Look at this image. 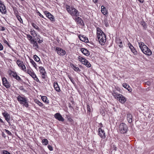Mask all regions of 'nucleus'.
<instances>
[{"label": "nucleus", "mask_w": 154, "mask_h": 154, "mask_svg": "<svg viewBox=\"0 0 154 154\" xmlns=\"http://www.w3.org/2000/svg\"><path fill=\"white\" fill-rule=\"evenodd\" d=\"M97 35L99 43L101 45H104L106 41V36L99 27L97 28Z\"/></svg>", "instance_id": "nucleus-1"}, {"label": "nucleus", "mask_w": 154, "mask_h": 154, "mask_svg": "<svg viewBox=\"0 0 154 154\" xmlns=\"http://www.w3.org/2000/svg\"><path fill=\"white\" fill-rule=\"evenodd\" d=\"M138 44L139 47L143 54L149 56L152 54V51L144 43L140 42H139Z\"/></svg>", "instance_id": "nucleus-2"}, {"label": "nucleus", "mask_w": 154, "mask_h": 154, "mask_svg": "<svg viewBox=\"0 0 154 154\" xmlns=\"http://www.w3.org/2000/svg\"><path fill=\"white\" fill-rule=\"evenodd\" d=\"M66 10L72 16L77 17L79 16V13L78 11L75 8L70 7L68 5H66Z\"/></svg>", "instance_id": "nucleus-3"}, {"label": "nucleus", "mask_w": 154, "mask_h": 154, "mask_svg": "<svg viewBox=\"0 0 154 154\" xmlns=\"http://www.w3.org/2000/svg\"><path fill=\"white\" fill-rule=\"evenodd\" d=\"M17 100L20 104L26 108L29 107V101L27 98L24 96L19 95L17 97Z\"/></svg>", "instance_id": "nucleus-4"}, {"label": "nucleus", "mask_w": 154, "mask_h": 154, "mask_svg": "<svg viewBox=\"0 0 154 154\" xmlns=\"http://www.w3.org/2000/svg\"><path fill=\"white\" fill-rule=\"evenodd\" d=\"M112 95L114 97L118 100L119 102L122 103H124L126 101V98L122 94L114 92Z\"/></svg>", "instance_id": "nucleus-5"}, {"label": "nucleus", "mask_w": 154, "mask_h": 154, "mask_svg": "<svg viewBox=\"0 0 154 154\" xmlns=\"http://www.w3.org/2000/svg\"><path fill=\"white\" fill-rule=\"evenodd\" d=\"M128 130V126L125 123H121L119 127L118 131L122 134L126 133Z\"/></svg>", "instance_id": "nucleus-6"}, {"label": "nucleus", "mask_w": 154, "mask_h": 154, "mask_svg": "<svg viewBox=\"0 0 154 154\" xmlns=\"http://www.w3.org/2000/svg\"><path fill=\"white\" fill-rule=\"evenodd\" d=\"M78 60L82 64L85 65L86 66L88 67H90L91 66V64L88 61V60L80 56H79Z\"/></svg>", "instance_id": "nucleus-7"}, {"label": "nucleus", "mask_w": 154, "mask_h": 154, "mask_svg": "<svg viewBox=\"0 0 154 154\" xmlns=\"http://www.w3.org/2000/svg\"><path fill=\"white\" fill-rule=\"evenodd\" d=\"M38 70L41 75L42 78L43 79H45L47 76V75L44 68L42 66H39Z\"/></svg>", "instance_id": "nucleus-8"}, {"label": "nucleus", "mask_w": 154, "mask_h": 154, "mask_svg": "<svg viewBox=\"0 0 154 154\" xmlns=\"http://www.w3.org/2000/svg\"><path fill=\"white\" fill-rule=\"evenodd\" d=\"M55 51L57 52L58 54L60 56H63L66 53V51L62 48L58 47H56Z\"/></svg>", "instance_id": "nucleus-9"}, {"label": "nucleus", "mask_w": 154, "mask_h": 154, "mask_svg": "<svg viewBox=\"0 0 154 154\" xmlns=\"http://www.w3.org/2000/svg\"><path fill=\"white\" fill-rule=\"evenodd\" d=\"M16 63L21 70L23 71L24 70L26 71V68L23 61L18 59L17 60Z\"/></svg>", "instance_id": "nucleus-10"}, {"label": "nucleus", "mask_w": 154, "mask_h": 154, "mask_svg": "<svg viewBox=\"0 0 154 154\" xmlns=\"http://www.w3.org/2000/svg\"><path fill=\"white\" fill-rule=\"evenodd\" d=\"M7 12L6 7L3 2L0 0V12L2 14H5Z\"/></svg>", "instance_id": "nucleus-11"}, {"label": "nucleus", "mask_w": 154, "mask_h": 154, "mask_svg": "<svg viewBox=\"0 0 154 154\" xmlns=\"http://www.w3.org/2000/svg\"><path fill=\"white\" fill-rule=\"evenodd\" d=\"M98 134L102 139H104L106 137L104 131L101 128H99L98 129Z\"/></svg>", "instance_id": "nucleus-12"}, {"label": "nucleus", "mask_w": 154, "mask_h": 154, "mask_svg": "<svg viewBox=\"0 0 154 154\" xmlns=\"http://www.w3.org/2000/svg\"><path fill=\"white\" fill-rule=\"evenodd\" d=\"M44 13L46 16L51 21H54V16L51 14L50 12L48 11H45Z\"/></svg>", "instance_id": "nucleus-13"}, {"label": "nucleus", "mask_w": 154, "mask_h": 154, "mask_svg": "<svg viewBox=\"0 0 154 154\" xmlns=\"http://www.w3.org/2000/svg\"><path fill=\"white\" fill-rule=\"evenodd\" d=\"M2 83L3 85L6 88H9L10 87L11 85L7 81V79L5 77L2 78Z\"/></svg>", "instance_id": "nucleus-14"}, {"label": "nucleus", "mask_w": 154, "mask_h": 154, "mask_svg": "<svg viewBox=\"0 0 154 154\" xmlns=\"http://www.w3.org/2000/svg\"><path fill=\"white\" fill-rule=\"evenodd\" d=\"M9 74L11 75L14 78L17 80L19 81H21V79L20 77L18 75L16 72L11 71L9 73Z\"/></svg>", "instance_id": "nucleus-15"}, {"label": "nucleus", "mask_w": 154, "mask_h": 154, "mask_svg": "<svg viewBox=\"0 0 154 154\" xmlns=\"http://www.w3.org/2000/svg\"><path fill=\"white\" fill-rule=\"evenodd\" d=\"M54 117L56 119L60 121L63 122L64 121V119L59 113H56L54 114Z\"/></svg>", "instance_id": "nucleus-16"}, {"label": "nucleus", "mask_w": 154, "mask_h": 154, "mask_svg": "<svg viewBox=\"0 0 154 154\" xmlns=\"http://www.w3.org/2000/svg\"><path fill=\"white\" fill-rule=\"evenodd\" d=\"M23 71L29 74L31 77L35 74L33 70L30 67L29 68L27 67V69L26 68V71L24 70Z\"/></svg>", "instance_id": "nucleus-17"}, {"label": "nucleus", "mask_w": 154, "mask_h": 154, "mask_svg": "<svg viewBox=\"0 0 154 154\" xmlns=\"http://www.w3.org/2000/svg\"><path fill=\"white\" fill-rule=\"evenodd\" d=\"M2 115L5 118L7 122L9 123L10 119V116L9 114L5 111L2 113Z\"/></svg>", "instance_id": "nucleus-18"}, {"label": "nucleus", "mask_w": 154, "mask_h": 154, "mask_svg": "<svg viewBox=\"0 0 154 154\" xmlns=\"http://www.w3.org/2000/svg\"><path fill=\"white\" fill-rule=\"evenodd\" d=\"M53 86L55 90L58 92H60V88L57 82H54V83Z\"/></svg>", "instance_id": "nucleus-19"}, {"label": "nucleus", "mask_w": 154, "mask_h": 154, "mask_svg": "<svg viewBox=\"0 0 154 154\" xmlns=\"http://www.w3.org/2000/svg\"><path fill=\"white\" fill-rule=\"evenodd\" d=\"M79 37L80 40L83 42H87L88 41V38H87L86 37H84V36L80 35H79Z\"/></svg>", "instance_id": "nucleus-20"}, {"label": "nucleus", "mask_w": 154, "mask_h": 154, "mask_svg": "<svg viewBox=\"0 0 154 154\" xmlns=\"http://www.w3.org/2000/svg\"><path fill=\"white\" fill-rule=\"evenodd\" d=\"M81 51L82 53L85 55L88 56L90 54V53L88 51L84 48H82Z\"/></svg>", "instance_id": "nucleus-21"}, {"label": "nucleus", "mask_w": 154, "mask_h": 154, "mask_svg": "<svg viewBox=\"0 0 154 154\" xmlns=\"http://www.w3.org/2000/svg\"><path fill=\"white\" fill-rule=\"evenodd\" d=\"M30 43L31 44H32L33 45V47H35V49L38 48V44L37 42L35 41L34 39V40H32Z\"/></svg>", "instance_id": "nucleus-22"}, {"label": "nucleus", "mask_w": 154, "mask_h": 154, "mask_svg": "<svg viewBox=\"0 0 154 154\" xmlns=\"http://www.w3.org/2000/svg\"><path fill=\"white\" fill-rule=\"evenodd\" d=\"M101 11L104 15H106L107 14V11L106 8L103 6H102L101 7Z\"/></svg>", "instance_id": "nucleus-23"}, {"label": "nucleus", "mask_w": 154, "mask_h": 154, "mask_svg": "<svg viewBox=\"0 0 154 154\" xmlns=\"http://www.w3.org/2000/svg\"><path fill=\"white\" fill-rule=\"evenodd\" d=\"M41 99L46 104H48L49 100H48L47 97L46 96H42L41 97Z\"/></svg>", "instance_id": "nucleus-24"}, {"label": "nucleus", "mask_w": 154, "mask_h": 154, "mask_svg": "<svg viewBox=\"0 0 154 154\" xmlns=\"http://www.w3.org/2000/svg\"><path fill=\"white\" fill-rule=\"evenodd\" d=\"M127 120L128 123H131L132 121V116L130 114H127Z\"/></svg>", "instance_id": "nucleus-25"}, {"label": "nucleus", "mask_w": 154, "mask_h": 154, "mask_svg": "<svg viewBox=\"0 0 154 154\" xmlns=\"http://www.w3.org/2000/svg\"><path fill=\"white\" fill-rule=\"evenodd\" d=\"M75 17V20L78 23V24H82V23H83V21L82 19L78 16Z\"/></svg>", "instance_id": "nucleus-26"}, {"label": "nucleus", "mask_w": 154, "mask_h": 154, "mask_svg": "<svg viewBox=\"0 0 154 154\" xmlns=\"http://www.w3.org/2000/svg\"><path fill=\"white\" fill-rule=\"evenodd\" d=\"M30 62L31 63L33 66L37 70V66L35 62L32 59H29Z\"/></svg>", "instance_id": "nucleus-27"}, {"label": "nucleus", "mask_w": 154, "mask_h": 154, "mask_svg": "<svg viewBox=\"0 0 154 154\" xmlns=\"http://www.w3.org/2000/svg\"><path fill=\"white\" fill-rule=\"evenodd\" d=\"M116 42L118 44L119 46L120 47L122 48L123 46V45L122 43V41H121L120 39H117L116 40Z\"/></svg>", "instance_id": "nucleus-28"}, {"label": "nucleus", "mask_w": 154, "mask_h": 154, "mask_svg": "<svg viewBox=\"0 0 154 154\" xmlns=\"http://www.w3.org/2000/svg\"><path fill=\"white\" fill-rule=\"evenodd\" d=\"M140 24L143 26L144 29H146L147 28V25L146 23L143 20H142V21H141Z\"/></svg>", "instance_id": "nucleus-29"}, {"label": "nucleus", "mask_w": 154, "mask_h": 154, "mask_svg": "<svg viewBox=\"0 0 154 154\" xmlns=\"http://www.w3.org/2000/svg\"><path fill=\"white\" fill-rule=\"evenodd\" d=\"M34 102L35 103L41 107H42L43 106V104L37 99L34 100Z\"/></svg>", "instance_id": "nucleus-30"}, {"label": "nucleus", "mask_w": 154, "mask_h": 154, "mask_svg": "<svg viewBox=\"0 0 154 154\" xmlns=\"http://www.w3.org/2000/svg\"><path fill=\"white\" fill-rule=\"evenodd\" d=\"M30 33L34 37L37 36V35L36 32L34 29H31L30 31Z\"/></svg>", "instance_id": "nucleus-31"}, {"label": "nucleus", "mask_w": 154, "mask_h": 154, "mask_svg": "<svg viewBox=\"0 0 154 154\" xmlns=\"http://www.w3.org/2000/svg\"><path fill=\"white\" fill-rule=\"evenodd\" d=\"M34 80L38 82H40L39 80L38 79L35 73L32 77Z\"/></svg>", "instance_id": "nucleus-32"}, {"label": "nucleus", "mask_w": 154, "mask_h": 154, "mask_svg": "<svg viewBox=\"0 0 154 154\" xmlns=\"http://www.w3.org/2000/svg\"><path fill=\"white\" fill-rule=\"evenodd\" d=\"M16 16L18 20L20 21V22L21 23H23V21L22 19L21 18L20 16L18 14H16Z\"/></svg>", "instance_id": "nucleus-33"}, {"label": "nucleus", "mask_w": 154, "mask_h": 154, "mask_svg": "<svg viewBox=\"0 0 154 154\" xmlns=\"http://www.w3.org/2000/svg\"><path fill=\"white\" fill-rule=\"evenodd\" d=\"M32 26L36 29L38 31H39L40 30V29L34 23H32Z\"/></svg>", "instance_id": "nucleus-34"}, {"label": "nucleus", "mask_w": 154, "mask_h": 154, "mask_svg": "<svg viewBox=\"0 0 154 154\" xmlns=\"http://www.w3.org/2000/svg\"><path fill=\"white\" fill-rule=\"evenodd\" d=\"M42 143L45 145H46L48 143V141L47 139H45L42 141Z\"/></svg>", "instance_id": "nucleus-35"}, {"label": "nucleus", "mask_w": 154, "mask_h": 154, "mask_svg": "<svg viewBox=\"0 0 154 154\" xmlns=\"http://www.w3.org/2000/svg\"><path fill=\"white\" fill-rule=\"evenodd\" d=\"M26 37L28 40L30 42H31L32 40H34V39L32 38V37L29 34H27Z\"/></svg>", "instance_id": "nucleus-36"}, {"label": "nucleus", "mask_w": 154, "mask_h": 154, "mask_svg": "<svg viewBox=\"0 0 154 154\" xmlns=\"http://www.w3.org/2000/svg\"><path fill=\"white\" fill-rule=\"evenodd\" d=\"M72 68L75 71L80 72V69L79 67H76L74 65H72Z\"/></svg>", "instance_id": "nucleus-37"}, {"label": "nucleus", "mask_w": 154, "mask_h": 154, "mask_svg": "<svg viewBox=\"0 0 154 154\" xmlns=\"http://www.w3.org/2000/svg\"><path fill=\"white\" fill-rule=\"evenodd\" d=\"M33 58L37 62H39L40 60V59L39 57L36 55L34 56Z\"/></svg>", "instance_id": "nucleus-38"}, {"label": "nucleus", "mask_w": 154, "mask_h": 154, "mask_svg": "<svg viewBox=\"0 0 154 154\" xmlns=\"http://www.w3.org/2000/svg\"><path fill=\"white\" fill-rule=\"evenodd\" d=\"M103 23H104L105 24V25L106 26H109V24L108 22V20L106 18H105L103 21Z\"/></svg>", "instance_id": "nucleus-39"}, {"label": "nucleus", "mask_w": 154, "mask_h": 154, "mask_svg": "<svg viewBox=\"0 0 154 154\" xmlns=\"http://www.w3.org/2000/svg\"><path fill=\"white\" fill-rule=\"evenodd\" d=\"M131 51L134 54L136 55L137 54V52L136 51V50L134 48V47L133 48L131 49Z\"/></svg>", "instance_id": "nucleus-40"}, {"label": "nucleus", "mask_w": 154, "mask_h": 154, "mask_svg": "<svg viewBox=\"0 0 154 154\" xmlns=\"http://www.w3.org/2000/svg\"><path fill=\"white\" fill-rule=\"evenodd\" d=\"M122 85L123 87L126 89L130 88L129 85L126 83H124Z\"/></svg>", "instance_id": "nucleus-41"}, {"label": "nucleus", "mask_w": 154, "mask_h": 154, "mask_svg": "<svg viewBox=\"0 0 154 154\" xmlns=\"http://www.w3.org/2000/svg\"><path fill=\"white\" fill-rule=\"evenodd\" d=\"M3 42L4 43L6 44L9 47L10 46L9 44L5 39L4 38L3 39Z\"/></svg>", "instance_id": "nucleus-42"}, {"label": "nucleus", "mask_w": 154, "mask_h": 154, "mask_svg": "<svg viewBox=\"0 0 154 154\" xmlns=\"http://www.w3.org/2000/svg\"><path fill=\"white\" fill-rule=\"evenodd\" d=\"M5 132L9 135L11 136L12 135V134L7 129H5Z\"/></svg>", "instance_id": "nucleus-43"}, {"label": "nucleus", "mask_w": 154, "mask_h": 154, "mask_svg": "<svg viewBox=\"0 0 154 154\" xmlns=\"http://www.w3.org/2000/svg\"><path fill=\"white\" fill-rule=\"evenodd\" d=\"M128 45L129 47V48L130 49H133L134 47L133 45L130 43H128Z\"/></svg>", "instance_id": "nucleus-44"}, {"label": "nucleus", "mask_w": 154, "mask_h": 154, "mask_svg": "<svg viewBox=\"0 0 154 154\" xmlns=\"http://www.w3.org/2000/svg\"><path fill=\"white\" fill-rule=\"evenodd\" d=\"M3 154H11L10 152L6 150H3L2 152Z\"/></svg>", "instance_id": "nucleus-45"}, {"label": "nucleus", "mask_w": 154, "mask_h": 154, "mask_svg": "<svg viewBox=\"0 0 154 154\" xmlns=\"http://www.w3.org/2000/svg\"><path fill=\"white\" fill-rule=\"evenodd\" d=\"M37 14L40 17H41L42 18H44V16L39 12L38 11L37 12Z\"/></svg>", "instance_id": "nucleus-46"}, {"label": "nucleus", "mask_w": 154, "mask_h": 154, "mask_svg": "<svg viewBox=\"0 0 154 154\" xmlns=\"http://www.w3.org/2000/svg\"><path fill=\"white\" fill-rule=\"evenodd\" d=\"M69 78V79H70V80L71 81V82L73 84H74L75 83V81H74L73 80L72 78L70 76H68Z\"/></svg>", "instance_id": "nucleus-47"}, {"label": "nucleus", "mask_w": 154, "mask_h": 154, "mask_svg": "<svg viewBox=\"0 0 154 154\" xmlns=\"http://www.w3.org/2000/svg\"><path fill=\"white\" fill-rule=\"evenodd\" d=\"M48 147L50 151H52L53 150L52 147L50 145L48 146Z\"/></svg>", "instance_id": "nucleus-48"}, {"label": "nucleus", "mask_w": 154, "mask_h": 154, "mask_svg": "<svg viewBox=\"0 0 154 154\" xmlns=\"http://www.w3.org/2000/svg\"><path fill=\"white\" fill-rule=\"evenodd\" d=\"M87 109L88 111L89 112H91V109L90 108V106L89 105H87Z\"/></svg>", "instance_id": "nucleus-49"}, {"label": "nucleus", "mask_w": 154, "mask_h": 154, "mask_svg": "<svg viewBox=\"0 0 154 154\" xmlns=\"http://www.w3.org/2000/svg\"><path fill=\"white\" fill-rule=\"evenodd\" d=\"M3 47L2 44L0 43V51L3 50Z\"/></svg>", "instance_id": "nucleus-50"}, {"label": "nucleus", "mask_w": 154, "mask_h": 154, "mask_svg": "<svg viewBox=\"0 0 154 154\" xmlns=\"http://www.w3.org/2000/svg\"><path fill=\"white\" fill-rule=\"evenodd\" d=\"M43 42V40L42 39V40H40V39H39L38 41V43H42Z\"/></svg>", "instance_id": "nucleus-51"}, {"label": "nucleus", "mask_w": 154, "mask_h": 154, "mask_svg": "<svg viewBox=\"0 0 154 154\" xmlns=\"http://www.w3.org/2000/svg\"><path fill=\"white\" fill-rule=\"evenodd\" d=\"M127 89L130 92H131L132 91V89L130 87V88H128Z\"/></svg>", "instance_id": "nucleus-52"}, {"label": "nucleus", "mask_w": 154, "mask_h": 154, "mask_svg": "<svg viewBox=\"0 0 154 154\" xmlns=\"http://www.w3.org/2000/svg\"><path fill=\"white\" fill-rule=\"evenodd\" d=\"M146 84L148 85H149L150 84V82H146Z\"/></svg>", "instance_id": "nucleus-53"}, {"label": "nucleus", "mask_w": 154, "mask_h": 154, "mask_svg": "<svg viewBox=\"0 0 154 154\" xmlns=\"http://www.w3.org/2000/svg\"><path fill=\"white\" fill-rule=\"evenodd\" d=\"M0 122L2 123H4V122L0 118Z\"/></svg>", "instance_id": "nucleus-54"}, {"label": "nucleus", "mask_w": 154, "mask_h": 154, "mask_svg": "<svg viewBox=\"0 0 154 154\" xmlns=\"http://www.w3.org/2000/svg\"><path fill=\"white\" fill-rule=\"evenodd\" d=\"M100 128H101L103 127L102 124L101 123L100 124Z\"/></svg>", "instance_id": "nucleus-55"}, {"label": "nucleus", "mask_w": 154, "mask_h": 154, "mask_svg": "<svg viewBox=\"0 0 154 154\" xmlns=\"http://www.w3.org/2000/svg\"><path fill=\"white\" fill-rule=\"evenodd\" d=\"M93 2H94V3H96L97 2V1H98V0H93Z\"/></svg>", "instance_id": "nucleus-56"}, {"label": "nucleus", "mask_w": 154, "mask_h": 154, "mask_svg": "<svg viewBox=\"0 0 154 154\" xmlns=\"http://www.w3.org/2000/svg\"><path fill=\"white\" fill-rule=\"evenodd\" d=\"M17 11H14V14H15V15H16V14H17Z\"/></svg>", "instance_id": "nucleus-57"}, {"label": "nucleus", "mask_w": 154, "mask_h": 154, "mask_svg": "<svg viewBox=\"0 0 154 154\" xmlns=\"http://www.w3.org/2000/svg\"><path fill=\"white\" fill-rule=\"evenodd\" d=\"M2 31H4V30H5V28H4V27H2Z\"/></svg>", "instance_id": "nucleus-58"}, {"label": "nucleus", "mask_w": 154, "mask_h": 154, "mask_svg": "<svg viewBox=\"0 0 154 154\" xmlns=\"http://www.w3.org/2000/svg\"><path fill=\"white\" fill-rule=\"evenodd\" d=\"M37 40H38H38H39V39H40L38 38H37Z\"/></svg>", "instance_id": "nucleus-59"}]
</instances>
